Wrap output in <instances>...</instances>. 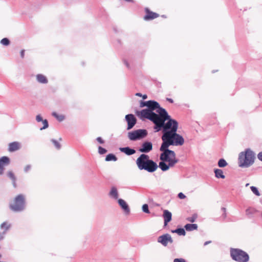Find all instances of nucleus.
<instances>
[{"label":"nucleus","instance_id":"33","mask_svg":"<svg viewBox=\"0 0 262 262\" xmlns=\"http://www.w3.org/2000/svg\"><path fill=\"white\" fill-rule=\"evenodd\" d=\"M98 151H99V153L101 155L105 154L107 151V150L105 148H104L101 146L99 147Z\"/></svg>","mask_w":262,"mask_h":262},{"label":"nucleus","instance_id":"11","mask_svg":"<svg viewBox=\"0 0 262 262\" xmlns=\"http://www.w3.org/2000/svg\"><path fill=\"white\" fill-rule=\"evenodd\" d=\"M145 15L144 16L143 19L145 20H150L158 18L159 14L150 11L148 8H145Z\"/></svg>","mask_w":262,"mask_h":262},{"label":"nucleus","instance_id":"27","mask_svg":"<svg viewBox=\"0 0 262 262\" xmlns=\"http://www.w3.org/2000/svg\"><path fill=\"white\" fill-rule=\"evenodd\" d=\"M9 163V159L7 157H3L0 159V165L3 164H8Z\"/></svg>","mask_w":262,"mask_h":262},{"label":"nucleus","instance_id":"32","mask_svg":"<svg viewBox=\"0 0 262 262\" xmlns=\"http://www.w3.org/2000/svg\"><path fill=\"white\" fill-rule=\"evenodd\" d=\"M142 210L145 213H149V211L148 210V206L147 204H144L142 206Z\"/></svg>","mask_w":262,"mask_h":262},{"label":"nucleus","instance_id":"43","mask_svg":"<svg viewBox=\"0 0 262 262\" xmlns=\"http://www.w3.org/2000/svg\"><path fill=\"white\" fill-rule=\"evenodd\" d=\"M20 56H21V57L23 58L24 57V56H25V50H22L20 51Z\"/></svg>","mask_w":262,"mask_h":262},{"label":"nucleus","instance_id":"19","mask_svg":"<svg viewBox=\"0 0 262 262\" xmlns=\"http://www.w3.org/2000/svg\"><path fill=\"white\" fill-rule=\"evenodd\" d=\"M36 78L38 81L42 83H47L48 82V79L44 75L42 74H38L36 76Z\"/></svg>","mask_w":262,"mask_h":262},{"label":"nucleus","instance_id":"2","mask_svg":"<svg viewBox=\"0 0 262 262\" xmlns=\"http://www.w3.org/2000/svg\"><path fill=\"white\" fill-rule=\"evenodd\" d=\"M157 112L159 114L154 113L151 110L144 109L137 111L136 114L141 119H148L152 121L155 124L154 128L158 132L162 128L163 122L169 118V115L164 108H159V110H157Z\"/></svg>","mask_w":262,"mask_h":262},{"label":"nucleus","instance_id":"13","mask_svg":"<svg viewBox=\"0 0 262 262\" xmlns=\"http://www.w3.org/2000/svg\"><path fill=\"white\" fill-rule=\"evenodd\" d=\"M21 147V144L17 141L10 143L8 145V151L14 152L19 150Z\"/></svg>","mask_w":262,"mask_h":262},{"label":"nucleus","instance_id":"24","mask_svg":"<svg viewBox=\"0 0 262 262\" xmlns=\"http://www.w3.org/2000/svg\"><path fill=\"white\" fill-rule=\"evenodd\" d=\"M110 195L115 199H117L118 197L117 190L115 187H112L110 192Z\"/></svg>","mask_w":262,"mask_h":262},{"label":"nucleus","instance_id":"36","mask_svg":"<svg viewBox=\"0 0 262 262\" xmlns=\"http://www.w3.org/2000/svg\"><path fill=\"white\" fill-rule=\"evenodd\" d=\"M173 262H186L183 258H176L174 259Z\"/></svg>","mask_w":262,"mask_h":262},{"label":"nucleus","instance_id":"20","mask_svg":"<svg viewBox=\"0 0 262 262\" xmlns=\"http://www.w3.org/2000/svg\"><path fill=\"white\" fill-rule=\"evenodd\" d=\"M7 175L11 179V180L12 181L13 186L14 187H16V182H16V178H15V175L13 173V172L12 171H9L8 172Z\"/></svg>","mask_w":262,"mask_h":262},{"label":"nucleus","instance_id":"22","mask_svg":"<svg viewBox=\"0 0 262 262\" xmlns=\"http://www.w3.org/2000/svg\"><path fill=\"white\" fill-rule=\"evenodd\" d=\"M215 177L217 178H225V176L223 174L222 170L220 169H216L214 171Z\"/></svg>","mask_w":262,"mask_h":262},{"label":"nucleus","instance_id":"10","mask_svg":"<svg viewBox=\"0 0 262 262\" xmlns=\"http://www.w3.org/2000/svg\"><path fill=\"white\" fill-rule=\"evenodd\" d=\"M157 241L158 243L161 244L164 247H166L168 243L172 244L173 243V239L169 234H165L160 236Z\"/></svg>","mask_w":262,"mask_h":262},{"label":"nucleus","instance_id":"50","mask_svg":"<svg viewBox=\"0 0 262 262\" xmlns=\"http://www.w3.org/2000/svg\"><path fill=\"white\" fill-rule=\"evenodd\" d=\"M1 256H2V255H1V254H0V258L1 257Z\"/></svg>","mask_w":262,"mask_h":262},{"label":"nucleus","instance_id":"17","mask_svg":"<svg viewBox=\"0 0 262 262\" xmlns=\"http://www.w3.org/2000/svg\"><path fill=\"white\" fill-rule=\"evenodd\" d=\"M119 150L128 156H130L136 153V150L135 149L130 148L128 147H121L119 148Z\"/></svg>","mask_w":262,"mask_h":262},{"label":"nucleus","instance_id":"49","mask_svg":"<svg viewBox=\"0 0 262 262\" xmlns=\"http://www.w3.org/2000/svg\"><path fill=\"white\" fill-rule=\"evenodd\" d=\"M248 185H249V184H247L246 186H248Z\"/></svg>","mask_w":262,"mask_h":262},{"label":"nucleus","instance_id":"9","mask_svg":"<svg viewBox=\"0 0 262 262\" xmlns=\"http://www.w3.org/2000/svg\"><path fill=\"white\" fill-rule=\"evenodd\" d=\"M147 106L148 107L149 110H151L152 112L156 109H158L157 110H159V108H162L160 106L159 104L155 101L149 100L147 101H142L140 103V107Z\"/></svg>","mask_w":262,"mask_h":262},{"label":"nucleus","instance_id":"48","mask_svg":"<svg viewBox=\"0 0 262 262\" xmlns=\"http://www.w3.org/2000/svg\"><path fill=\"white\" fill-rule=\"evenodd\" d=\"M223 209L224 211H225V209H225V208H223Z\"/></svg>","mask_w":262,"mask_h":262},{"label":"nucleus","instance_id":"29","mask_svg":"<svg viewBox=\"0 0 262 262\" xmlns=\"http://www.w3.org/2000/svg\"><path fill=\"white\" fill-rule=\"evenodd\" d=\"M227 165V163L224 159H220L218 162V165L220 167H225Z\"/></svg>","mask_w":262,"mask_h":262},{"label":"nucleus","instance_id":"41","mask_svg":"<svg viewBox=\"0 0 262 262\" xmlns=\"http://www.w3.org/2000/svg\"><path fill=\"white\" fill-rule=\"evenodd\" d=\"M257 157L258 158V159L262 161V151L261 152H260L258 155H257Z\"/></svg>","mask_w":262,"mask_h":262},{"label":"nucleus","instance_id":"35","mask_svg":"<svg viewBox=\"0 0 262 262\" xmlns=\"http://www.w3.org/2000/svg\"><path fill=\"white\" fill-rule=\"evenodd\" d=\"M52 141L54 143V145L55 146V147L57 149H59L60 148V144L57 141H56L55 140H52Z\"/></svg>","mask_w":262,"mask_h":262},{"label":"nucleus","instance_id":"15","mask_svg":"<svg viewBox=\"0 0 262 262\" xmlns=\"http://www.w3.org/2000/svg\"><path fill=\"white\" fill-rule=\"evenodd\" d=\"M171 213L167 210H164L163 217L164 220V225L166 226L168 222L171 220Z\"/></svg>","mask_w":262,"mask_h":262},{"label":"nucleus","instance_id":"38","mask_svg":"<svg viewBox=\"0 0 262 262\" xmlns=\"http://www.w3.org/2000/svg\"><path fill=\"white\" fill-rule=\"evenodd\" d=\"M178 197L180 199H185L186 198V196L182 192H180L178 194Z\"/></svg>","mask_w":262,"mask_h":262},{"label":"nucleus","instance_id":"42","mask_svg":"<svg viewBox=\"0 0 262 262\" xmlns=\"http://www.w3.org/2000/svg\"><path fill=\"white\" fill-rule=\"evenodd\" d=\"M31 168V166L30 165H27L25 167V171L26 172H27L29 170V169Z\"/></svg>","mask_w":262,"mask_h":262},{"label":"nucleus","instance_id":"28","mask_svg":"<svg viewBox=\"0 0 262 262\" xmlns=\"http://www.w3.org/2000/svg\"><path fill=\"white\" fill-rule=\"evenodd\" d=\"M197 217L198 215L196 214H193L191 216L187 217L186 220L188 222L193 223L195 222Z\"/></svg>","mask_w":262,"mask_h":262},{"label":"nucleus","instance_id":"39","mask_svg":"<svg viewBox=\"0 0 262 262\" xmlns=\"http://www.w3.org/2000/svg\"><path fill=\"white\" fill-rule=\"evenodd\" d=\"M96 140L100 144H103L104 143V141L101 137H98Z\"/></svg>","mask_w":262,"mask_h":262},{"label":"nucleus","instance_id":"44","mask_svg":"<svg viewBox=\"0 0 262 262\" xmlns=\"http://www.w3.org/2000/svg\"><path fill=\"white\" fill-rule=\"evenodd\" d=\"M4 233H2L0 232V241L4 238Z\"/></svg>","mask_w":262,"mask_h":262},{"label":"nucleus","instance_id":"8","mask_svg":"<svg viewBox=\"0 0 262 262\" xmlns=\"http://www.w3.org/2000/svg\"><path fill=\"white\" fill-rule=\"evenodd\" d=\"M147 132L145 129H137L128 133V137L132 141H135L144 138Z\"/></svg>","mask_w":262,"mask_h":262},{"label":"nucleus","instance_id":"14","mask_svg":"<svg viewBox=\"0 0 262 262\" xmlns=\"http://www.w3.org/2000/svg\"><path fill=\"white\" fill-rule=\"evenodd\" d=\"M152 149V143L149 142H145L142 144V148L139 149V151L141 152H148Z\"/></svg>","mask_w":262,"mask_h":262},{"label":"nucleus","instance_id":"30","mask_svg":"<svg viewBox=\"0 0 262 262\" xmlns=\"http://www.w3.org/2000/svg\"><path fill=\"white\" fill-rule=\"evenodd\" d=\"M251 191L253 192V193H254L257 196L260 195V193L259 192L258 189L256 187L254 186H251L250 187Z\"/></svg>","mask_w":262,"mask_h":262},{"label":"nucleus","instance_id":"12","mask_svg":"<svg viewBox=\"0 0 262 262\" xmlns=\"http://www.w3.org/2000/svg\"><path fill=\"white\" fill-rule=\"evenodd\" d=\"M125 119L127 122V129L132 128L136 123L137 120L133 114L126 115Z\"/></svg>","mask_w":262,"mask_h":262},{"label":"nucleus","instance_id":"46","mask_svg":"<svg viewBox=\"0 0 262 262\" xmlns=\"http://www.w3.org/2000/svg\"><path fill=\"white\" fill-rule=\"evenodd\" d=\"M142 98L143 99H146L147 98V96L146 95H144L142 96Z\"/></svg>","mask_w":262,"mask_h":262},{"label":"nucleus","instance_id":"34","mask_svg":"<svg viewBox=\"0 0 262 262\" xmlns=\"http://www.w3.org/2000/svg\"><path fill=\"white\" fill-rule=\"evenodd\" d=\"M42 122L43 126V127H42L40 128V129H43L47 128L48 127V121L47 120H43Z\"/></svg>","mask_w":262,"mask_h":262},{"label":"nucleus","instance_id":"6","mask_svg":"<svg viewBox=\"0 0 262 262\" xmlns=\"http://www.w3.org/2000/svg\"><path fill=\"white\" fill-rule=\"evenodd\" d=\"M254 153L248 149L245 152L240 153L238 157L239 166L241 167H248L254 162Z\"/></svg>","mask_w":262,"mask_h":262},{"label":"nucleus","instance_id":"47","mask_svg":"<svg viewBox=\"0 0 262 262\" xmlns=\"http://www.w3.org/2000/svg\"><path fill=\"white\" fill-rule=\"evenodd\" d=\"M136 95L139 96H142V94L141 93H137Z\"/></svg>","mask_w":262,"mask_h":262},{"label":"nucleus","instance_id":"45","mask_svg":"<svg viewBox=\"0 0 262 262\" xmlns=\"http://www.w3.org/2000/svg\"><path fill=\"white\" fill-rule=\"evenodd\" d=\"M167 100L171 103L173 102V100L171 98H167Z\"/></svg>","mask_w":262,"mask_h":262},{"label":"nucleus","instance_id":"26","mask_svg":"<svg viewBox=\"0 0 262 262\" xmlns=\"http://www.w3.org/2000/svg\"><path fill=\"white\" fill-rule=\"evenodd\" d=\"M52 115L55 117L57 120H58L59 121H62L64 120V116L62 115H58L55 112H53L52 113Z\"/></svg>","mask_w":262,"mask_h":262},{"label":"nucleus","instance_id":"1","mask_svg":"<svg viewBox=\"0 0 262 262\" xmlns=\"http://www.w3.org/2000/svg\"><path fill=\"white\" fill-rule=\"evenodd\" d=\"M167 122H163V134L161 137L163 143L161 146L162 149L168 148L170 145H182L184 143L183 137L177 133L178 128V122L172 119L169 116V118L166 120Z\"/></svg>","mask_w":262,"mask_h":262},{"label":"nucleus","instance_id":"4","mask_svg":"<svg viewBox=\"0 0 262 262\" xmlns=\"http://www.w3.org/2000/svg\"><path fill=\"white\" fill-rule=\"evenodd\" d=\"M136 164L139 169H144L150 172L155 171L158 167L157 164L145 154H142L137 158Z\"/></svg>","mask_w":262,"mask_h":262},{"label":"nucleus","instance_id":"18","mask_svg":"<svg viewBox=\"0 0 262 262\" xmlns=\"http://www.w3.org/2000/svg\"><path fill=\"white\" fill-rule=\"evenodd\" d=\"M184 227L187 231H190L196 230L198 228V225L195 224H187L184 226Z\"/></svg>","mask_w":262,"mask_h":262},{"label":"nucleus","instance_id":"31","mask_svg":"<svg viewBox=\"0 0 262 262\" xmlns=\"http://www.w3.org/2000/svg\"><path fill=\"white\" fill-rule=\"evenodd\" d=\"M1 43L4 46H8L10 44V41L7 38H4L1 40Z\"/></svg>","mask_w":262,"mask_h":262},{"label":"nucleus","instance_id":"23","mask_svg":"<svg viewBox=\"0 0 262 262\" xmlns=\"http://www.w3.org/2000/svg\"><path fill=\"white\" fill-rule=\"evenodd\" d=\"M171 232L176 233L179 235H185L186 234L185 231L183 228H178L174 230H171Z\"/></svg>","mask_w":262,"mask_h":262},{"label":"nucleus","instance_id":"21","mask_svg":"<svg viewBox=\"0 0 262 262\" xmlns=\"http://www.w3.org/2000/svg\"><path fill=\"white\" fill-rule=\"evenodd\" d=\"M10 224L7 222H4L1 225V229L4 230V231L3 233L4 234L5 233V232L10 228Z\"/></svg>","mask_w":262,"mask_h":262},{"label":"nucleus","instance_id":"40","mask_svg":"<svg viewBox=\"0 0 262 262\" xmlns=\"http://www.w3.org/2000/svg\"><path fill=\"white\" fill-rule=\"evenodd\" d=\"M4 168L3 165H0V175L2 174L4 172Z\"/></svg>","mask_w":262,"mask_h":262},{"label":"nucleus","instance_id":"3","mask_svg":"<svg viewBox=\"0 0 262 262\" xmlns=\"http://www.w3.org/2000/svg\"><path fill=\"white\" fill-rule=\"evenodd\" d=\"M162 153L160 155V159L162 161L159 163V166L162 171H166L169 167L174 166L179 160L176 158L175 152L168 148L162 149V146L160 148Z\"/></svg>","mask_w":262,"mask_h":262},{"label":"nucleus","instance_id":"7","mask_svg":"<svg viewBox=\"0 0 262 262\" xmlns=\"http://www.w3.org/2000/svg\"><path fill=\"white\" fill-rule=\"evenodd\" d=\"M230 254L232 259L238 262H247L249 260L248 255L239 249L231 250Z\"/></svg>","mask_w":262,"mask_h":262},{"label":"nucleus","instance_id":"5","mask_svg":"<svg viewBox=\"0 0 262 262\" xmlns=\"http://www.w3.org/2000/svg\"><path fill=\"white\" fill-rule=\"evenodd\" d=\"M26 199L22 194L16 195L9 204L10 209L14 212L23 211L25 207Z\"/></svg>","mask_w":262,"mask_h":262},{"label":"nucleus","instance_id":"25","mask_svg":"<svg viewBox=\"0 0 262 262\" xmlns=\"http://www.w3.org/2000/svg\"><path fill=\"white\" fill-rule=\"evenodd\" d=\"M117 157L114 155H113L112 154H110L107 155L105 158V161H117Z\"/></svg>","mask_w":262,"mask_h":262},{"label":"nucleus","instance_id":"37","mask_svg":"<svg viewBox=\"0 0 262 262\" xmlns=\"http://www.w3.org/2000/svg\"><path fill=\"white\" fill-rule=\"evenodd\" d=\"M36 119L37 122H40V121H42L43 120H42V118L40 115H37V116L36 117Z\"/></svg>","mask_w":262,"mask_h":262},{"label":"nucleus","instance_id":"16","mask_svg":"<svg viewBox=\"0 0 262 262\" xmlns=\"http://www.w3.org/2000/svg\"><path fill=\"white\" fill-rule=\"evenodd\" d=\"M118 203H119V205L121 207L122 209H123L124 212L125 213L128 214L130 210H129V207H128V205L127 204V203H126V202L124 200H123L121 199H120L118 200Z\"/></svg>","mask_w":262,"mask_h":262}]
</instances>
